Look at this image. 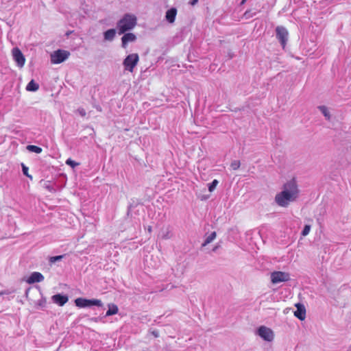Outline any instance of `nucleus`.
Returning <instances> with one entry per match:
<instances>
[{"label":"nucleus","instance_id":"5701e85b","mask_svg":"<svg viewBox=\"0 0 351 351\" xmlns=\"http://www.w3.org/2000/svg\"><path fill=\"white\" fill-rule=\"evenodd\" d=\"M66 164L71 166V167L74 168L76 166H78L80 163L75 162L71 158H69L66 160Z\"/></svg>","mask_w":351,"mask_h":351},{"label":"nucleus","instance_id":"4be33fe9","mask_svg":"<svg viewBox=\"0 0 351 351\" xmlns=\"http://www.w3.org/2000/svg\"><path fill=\"white\" fill-rule=\"evenodd\" d=\"M64 255H60V256H51L49 258V262L51 263H53L58 261H60L64 258Z\"/></svg>","mask_w":351,"mask_h":351},{"label":"nucleus","instance_id":"9d476101","mask_svg":"<svg viewBox=\"0 0 351 351\" xmlns=\"http://www.w3.org/2000/svg\"><path fill=\"white\" fill-rule=\"evenodd\" d=\"M44 280V276L39 272H33L30 276L26 280V282L29 284L34 282H39Z\"/></svg>","mask_w":351,"mask_h":351},{"label":"nucleus","instance_id":"f03ea898","mask_svg":"<svg viewBox=\"0 0 351 351\" xmlns=\"http://www.w3.org/2000/svg\"><path fill=\"white\" fill-rule=\"evenodd\" d=\"M136 25V17L132 14H125L117 23L119 34H125L127 31L132 29Z\"/></svg>","mask_w":351,"mask_h":351},{"label":"nucleus","instance_id":"ddd939ff","mask_svg":"<svg viewBox=\"0 0 351 351\" xmlns=\"http://www.w3.org/2000/svg\"><path fill=\"white\" fill-rule=\"evenodd\" d=\"M53 301L58 304L59 306H63L68 302V297L66 295H62L60 294H56L52 296Z\"/></svg>","mask_w":351,"mask_h":351},{"label":"nucleus","instance_id":"f3484780","mask_svg":"<svg viewBox=\"0 0 351 351\" xmlns=\"http://www.w3.org/2000/svg\"><path fill=\"white\" fill-rule=\"evenodd\" d=\"M39 88V85L33 80L27 85L26 90L27 91H36Z\"/></svg>","mask_w":351,"mask_h":351},{"label":"nucleus","instance_id":"6e6552de","mask_svg":"<svg viewBox=\"0 0 351 351\" xmlns=\"http://www.w3.org/2000/svg\"><path fill=\"white\" fill-rule=\"evenodd\" d=\"M258 335L264 340L267 341H271L274 337L273 331L270 328L264 326L258 328Z\"/></svg>","mask_w":351,"mask_h":351},{"label":"nucleus","instance_id":"f8f14e48","mask_svg":"<svg viewBox=\"0 0 351 351\" xmlns=\"http://www.w3.org/2000/svg\"><path fill=\"white\" fill-rule=\"evenodd\" d=\"M177 12V9L175 8H171V9L168 10L165 14L166 20L169 23H173L176 18Z\"/></svg>","mask_w":351,"mask_h":351},{"label":"nucleus","instance_id":"6ab92c4d","mask_svg":"<svg viewBox=\"0 0 351 351\" xmlns=\"http://www.w3.org/2000/svg\"><path fill=\"white\" fill-rule=\"evenodd\" d=\"M216 238V232H213L205 240L204 243H203V246H205L208 245V243H211Z\"/></svg>","mask_w":351,"mask_h":351},{"label":"nucleus","instance_id":"9b49d317","mask_svg":"<svg viewBox=\"0 0 351 351\" xmlns=\"http://www.w3.org/2000/svg\"><path fill=\"white\" fill-rule=\"evenodd\" d=\"M136 39V36L133 33H126L121 38L122 47L126 48L128 43L134 42Z\"/></svg>","mask_w":351,"mask_h":351},{"label":"nucleus","instance_id":"7c9ffc66","mask_svg":"<svg viewBox=\"0 0 351 351\" xmlns=\"http://www.w3.org/2000/svg\"><path fill=\"white\" fill-rule=\"evenodd\" d=\"M246 0H243L242 1V3H243Z\"/></svg>","mask_w":351,"mask_h":351},{"label":"nucleus","instance_id":"393cba45","mask_svg":"<svg viewBox=\"0 0 351 351\" xmlns=\"http://www.w3.org/2000/svg\"><path fill=\"white\" fill-rule=\"evenodd\" d=\"M311 230V226L310 225H306L302 232V235L305 237L307 234H308Z\"/></svg>","mask_w":351,"mask_h":351},{"label":"nucleus","instance_id":"7ed1b4c3","mask_svg":"<svg viewBox=\"0 0 351 351\" xmlns=\"http://www.w3.org/2000/svg\"><path fill=\"white\" fill-rule=\"evenodd\" d=\"M70 56V52L63 49H58L54 51L50 55L51 64H57L63 62Z\"/></svg>","mask_w":351,"mask_h":351},{"label":"nucleus","instance_id":"39448f33","mask_svg":"<svg viewBox=\"0 0 351 351\" xmlns=\"http://www.w3.org/2000/svg\"><path fill=\"white\" fill-rule=\"evenodd\" d=\"M75 305L79 308H85L91 306H101L102 302L98 299L88 300L83 298H77L75 300Z\"/></svg>","mask_w":351,"mask_h":351},{"label":"nucleus","instance_id":"aec40b11","mask_svg":"<svg viewBox=\"0 0 351 351\" xmlns=\"http://www.w3.org/2000/svg\"><path fill=\"white\" fill-rule=\"evenodd\" d=\"M319 109L320 110L322 111V112L324 114V115L328 119H330V114H329V112L327 109V108L324 106H320L319 107Z\"/></svg>","mask_w":351,"mask_h":351},{"label":"nucleus","instance_id":"1a4fd4ad","mask_svg":"<svg viewBox=\"0 0 351 351\" xmlns=\"http://www.w3.org/2000/svg\"><path fill=\"white\" fill-rule=\"evenodd\" d=\"M297 310L294 312V315L300 320H304L306 318V308L304 306L300 303L295 304Z\"/></svg>","mask_w":351,"mask_h":351},{"label":"nucleus","instance_id":"c85d7f7f","mask_svg":"<svg viewBox=\"0 0 351 351\" xmlns=\"http://www.w3.org/2000/svg\"><path fill=\"white\" fill-rule=\"evenodd\" d=\"M152 226H148V228H147V232H148L149 233H151V232H152Z\"/></svg>","mask_w":351,"mask_h":351},{"label":"nucleus","instance_id":"423d86ee","mask_svg":"<svg viewBox=\"0 0 351 351\" xmlns=\"http://www.w3.org/2000/svg\"><path fill=\"white\" fill-rule=\"evenodd\" d=\"M290 276L288 273L283 271H274L271 274V281L273 284L289 280Z\"/></svg>","mask_w":351,"mask_h":351},{"label":"nucleus","instance_id":"bb28decb","mask_svg":"<svg viewBox=\"0 0 351 351\" xmlns=\"http://www.w3.org/2000/svg\"><path fill=\"white\" fill-rule=\"evenodd\" d=\"M198 0H192L190 3L192 5H195L197 3Z\"/></svg>","mask_w":351,"mask_h":351},{"label":"nucleus","instance_id":"a878e982","mask_svg":"<svg viewBox=\"0 0 351 351\" xmlns=\"http://www.w3.org/2000/svg\"><path fill=\"white\" fill-rule=\"evenodd\" d=\"M23 175H25L26 176L29 177L31 180H32V176L29 175L28 173V168L23 165Z\"/></svg>","mask_w":351,"mask_h":351},{"label":"nucleus","instance_id":"412c9836","mask_svg":"<svg viewBox=\"0 0 351 351\" xmlns=\"http://www.w3.org/2000/svg\"><path fill=\"white\" fill-rule=\"evenodd\" d=\"M218 184V181L217 180H214L208 186V190L210 192H212L215 190L217 185Z\"/></svg>","mask_w":351,"mask_h":351},{"label":"nucleus","instance_id":"20e7f679","mask_svg":"<svg viewBox=\"0 0 351 351\" xmlns=\"http://www.w3.org/2000/svg\"><path fill=\"white\" fill-rule=\"evenodd\" d=\"M138 61L139 56L137 53H131L128 55L123 62L125 70L132 73Z\"/></svg>","mask_w":351,"mask_h":351},{"label":"nucleus","instance_id":"b1692460","mask_svg":"<svg viewBox=\"0 0 351 351\" xmlns=\"http://www.w3.org/2000/svg\"><path fill=\"white\" fill-rule=\"evenodd\" d=\"M240 165L241 163L239 160H234L233 162H232L230 166L234 170H237L240 167Z\"/></svg>","mask_w":351,"mask_h":351},{"label":"nucleus","instance_id":"cd10ccee","mask_svg":"<svg viewBox=\"0 0 351 351\" xmlns=\"http://www.w3.org/2000/svg\"><path fill=\"white\" fill-rule=\"evenodd\" d=\"M169 231H167V234L163 236L162 238L163 239H168V238H169Z\"/></svg>","mask_w":351,"mask_h":351},{"label":"nucleus","instance_id":"c756f323","mask_svg":"<svg viewBox=\"0 0 351 351\" xmlns=\"http://www.w3.org/2000/svg\"><path fill=\"white\" fill-rule=\"evenodd\" d=\"M23 64H24V63H25V58H24V57H23Z\"/></svg>","mask_w":351,"mask_h":351},{"label":"nucleus","instance_id":"4468645a","mask_svg":"<svg viewBox=\"0 0 351 351\" xmlns=\"http://www.w3.org/2000/svg\"><path fill=\"white\" fill-rule=\"evenodd\" d=\"M12 56L14 59L16 61L19 66H22V52L18 47L12 49Z\"/></svg>","mask_w":351,"mask_h":351},{"label":"nucleus","instance_id":"f257e3e1","mask_svg":"<svg viewBox=\"0 0 351 351\" xmlns=\"http://www.w3.org/2000/svg\"><path fill=\"white\" fill-rule=\"evenodd\" d=\"M299 190L294 179L287 182L283 186V190L276 195V203L282 207H286L289 202L295 201L298 195Z\"/></svg>","mask_w":351,"mask_h":351},{"label":"nucleus","instance_id":"a211bd4d","mask_svg":"<svg viewBox=\"0 0 351 351\" xmlns=\"http://www.w3.org/2000/svg\"><path fill=\"white\" fill-rule=\"evenodd\" d=\"M26 149L31 152L36 154H40L42 152V148L36 145H27Z\"/></svg>","mask_w":351,"mask_h":351},{"label":"nucleus","instance_id":"2eb2a0df","mask_svg":"<svg viewBox=\"0 0 351 351\" xmlns=\"http://www.w3.org/2000/svg\"><path fill=\"white\" fill-rule=\"evenodd\" d=\"M118 306L114 304H108V310L106 311V316H110L118 313Z\"/></svg>","mask_w":351,"mask_h":351},{"label":"nucleus","instance_id":"dca6fc26","mask_svg":"<svg viewBox=\"0 0 351 351\" xmlns=\"http://www.w3.org/2000/svg\"><path fill=\"white\" fill-rule=\"evenodd\" d=\"M116 31L114 29H110L104 32V38L107 40H112L115 36Z\"/></svg>","mask_w":351,"mask_h":351},{"label":"nucleus","instance_id":"0eeeda50","mask_svg":"<svg viewBox=\"0 0 351 351\" xmlns=\"http://www.w3.org/2000/svg\"><path fill=\"white\" fill-rule=\"evenodd\" d=\"M276 32L277 38L280 42L282 48L285 49L288 37L287 30L284 27L278 26L276 29Z\"/></svg>","mask_w":351,"mask_h":351}]
</instances>
